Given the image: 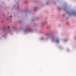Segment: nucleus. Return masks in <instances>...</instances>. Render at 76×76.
Instances as JSON below:
<instances>
[{
    "instance_id": "f257e3e1",
    "label": "nucleus",
    "mask_w": 76,
    "mask_h": 76,
    "mask_svg": "<svg viewBox=\"0 0 76 76\" xmlns=\"http://www.w3.org/2000/svg\"><path fill=\"white\" fill-rule=\"evenodd\" d=\"M7 29H7V28L5 27H4L2 31V33L4 34V35H7V34H12V30L10 28L9 26H7Z\"/></svg>"
},
{
    "instance_id": "7ed1b4c3",
    "label": "nucleus",
    "mask_w": 76,
    "mask_h": 76,
    "mask_svg": "<svg viewBox=\"0 0 76 76\" xmlns=\"http://www.w3.org/2000/svg\"><path fill=\"white\" fill-rule=\"evenodd\" d=\"M18 4L17 3L14 6L15 7H16V6H17V7H18Z\"/></svg>"
},
{
    "instance_id": "6e6552de",
    "label": "nucleus",
    "mask_w": 76,
    "mask_h": 76,
    "mask_svg": "<svg viewBox=\"0 0 76 76\" xmlns=\"http://www.w3.org/2000/svg\"><path fill=\"white\" fill-rule=\"evenodd\" d=\"M47 4H48V3H47Z\"/></svg>"
},
{
    "instance_id": "39448f33",
    "label": "nucleus",
    "mask_w": 76,
    "mask_h": 76,
    "mask_svg": "<svg viewBox=\"0 0 76 76\" xmlns=\"http://www.w3.org/2000/svg\"><path fill=\"white\" fill-rule=\"evenodd\" d=\"M75 12H72V14H75Z\"/></svg>"
},
{
    "instance_id": "0eeeda50",
    "label": "nucleus",
    "mask_w": 76,
    "mask_h": 76,
    "mask_svg": "<svg viewBox=\"0 0 76 76\" xmlns=\"http://www.w3.org/2000/svg\"><path fill=\"white\" fill-rule=\"evenodd\" d=\"M15 30H18V28H17L16 29H15Z\"/></svg>"
},
{
    "instance_id": "423d86ee",
    "label": "nucleus",
    "mask_w": 76,
    "mask_h": 76,
    "mask_svg": "<svg viewBox=\"0 0 76 76\" xmlns=\"http://www.w3.org/2000/svg\"><path fill=\"white\" fill-rule=\"evenodd\" d=\"M13 28H14V29H15V26H14V27H13Z\"/></svg>"
},
{
    "instance_id": "20e7f679",
    "label": "nucleus",
    "mask_w": 76,
    "mask_h": 76,
    "mask_svg": "<svg viewBox=\"0 0 76 76\" xmlns=\"http://www.w3.org/2000/svg\"><path fill=\"white\" fill-rule=\"evenodd\" d=\"M59 41V40L58 39H57L56 40L57 42H58Z\"/></svg>"
},
{
    "instance_id": "f03ea898",
    "label": "nucleus",
    "mask_w": 76,
    "mask_h": 76,
    "mask_svg": "<svg viewBox=\"0 0 76 76\" xmlns=\"http://www.w3.org/2000/svg\"><path fill=\"white\" fill-rule=\"evenodd\" d=\"M12 15H10L9 18H6V20H8V19H11L12 18Z\"/></svg>"
}]
</instances>
